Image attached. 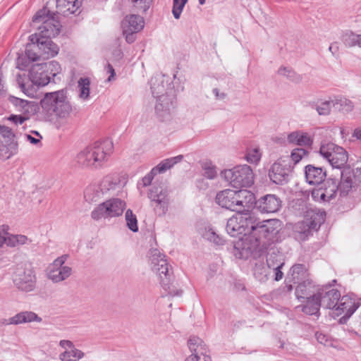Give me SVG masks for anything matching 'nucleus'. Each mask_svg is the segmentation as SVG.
<instances>
[{
    "label": "nucleus",
    "mask_w": 361,
    "mask_h": 361,
    "mask_svg": "<svg viewBox=\"0 0 361 361\" xmlns=\"http://www.w3.org/2000/svg\"><path fill=\"white\" fill-rule=\"evenodd\" d=\"M280 221H260L253 213H238L227 221L226 230L232 237H239L238 246L246 253L262 252L277 240Z\"/></svg>",
    "instance_id": "nucleus-1"
},
{
    "label": "nucleus",
    "mask_w": 361,
    "mask_h": 361,
    "mask_svg": "<svg viewBox=\"0 0 361 361\" xmlns=\"http://www.w3.org/2000/svg\"><path fill=\"white\" fill-rule=\"evenodd\" d=\"M49 11L44 8L38 11L32 18L33 23H42L39 26V32L29 37L30 42L37 44L42 59H47L55 56L59 52V47L54 44L51 38L58 35L60 32V23L48 16Z\"/></svg>",
    "instance_id": "nucleus-2"
},
{
    "label": "nucleus",
    "mask_w": 361,
    "mask_h": 361,
    "mask_svg": "<svg viewBox=\"0 0 361 361\" xmlns=\"http://www.w3.org/2000/svg\"><path fill=\"white\" fill-rule=\"evenodd\" d=\"M42 112L48 116L56 118L57 126L68 123L73 111V106L66 89L47 92L40 100Z\"/></svg>",
    "instance_id": "nucleus-3"
},
{
    "label": "nucleus",
    "mask_w": 361,
    "mask_h": 361,
    "mask_svg": "<svg viewBox=\"0 0 361 361\" xmlns=\"http://www.w3.org/2000/svg\"><path fill=\"white\" fill-rule=\"evenodd\" d=\"M113 142L109 140L96 142L80 151L73 160V166L81 168H97L107 160L113 152Z\"/></svg>",
    "instance_id": "nucleus-4"
},
{
    "label": "nucleus",
    "mask_w": 361,
    "mask_h": 361,
    "mask_svg": "<svg viewBox=\"0 0 361 361\" xmlns=\"http://www.w3.org/2000/svg\"><path fill=\"white\" fill-rule=\"evenodd\" d=\"M12 281L14 286L21 292L30 293L37 287L36 273L29 263H20L15 267Z\"/></svg>",
    "instance_id": "nucleus-5"
},
{
    "label": "nucleus",
    "mask_w": 361,
    "mask_h": 361,
    "mask_svg": "<svg viewBox=\"0 0 361 361\" xmlns=\"http://www.w3.org/2000/svg\"><path fill=\"white\" fill-rule=\"evenodd\" d=\"M151 90L154 97H157L154 110L157 118L161 121H169L175 108V97L168 94H161L164 90L163 84L156 86L154 80H151Z\"/></svg>",
    "instance_id": "nucleus-6"
},
{
    "label": "nucleus",
    "mask_w": 361,
    "mask_h": 361,
    "mask_svg": "<svg viewBox=\"0 0 361 361\" xmlns=\"http://www.w3.org/2000/svg\"><path fill=\"white\" fill-rule=\"evenodd\" d=\"M150 261L152 270L158 276L161 286L165 290H170L172 271L169 269L170 265L167 262L166 256L161 253L159 250L154 249L151 250ZM181 293L182 290L174 294L169 290V294L172 295H180Z\"/></svg>",
    "instance_id": "nucleus-7"
},
{
    "label": "nucleus",
    "mask_w": 361,
    "mask_h": 361,
    "mask_svg": "<svg viewBox=\"0 0 361 361\" xmlns=\"http://www.w3.org/2000/svg\"><path fill=\"white\" fill-rule=\"evenodd\" d=\"M222 174L226 181L235 188L250 187L254 182L252 170L247 165H241L231 169H226Z\"/></svg>",
    "instance_id": "nucleus-8"
},
{
    "label": "nucleus",
    "mask_w": 361,
    "mask_h": 361,
    "mask_svg": "<svg viewBox=\"0 0 361 361\" xmlns=\"http://www.w3.org/2000/svg\"><path fill=\"white\" fill-rule=\"evenodd\" d=\"M125 201L119 198H111L98 204L91 212V217L95 221L111 219L122 215L126 209Z\"/></svg>",
    "instance_id": "nucleus-9"
},
{
    "label": "nucleus",
    "mask_w": 361,
    "mask_h": 361,
    "mask_svg": "<svg viewBox=\"0 0 361 361\" xmlns=\"http://www.w3.org/2000/svg\"><path fill=\"white\" fill-rule=\"evenodd\" d=\"M326 212L320 210H312L310 219L298 222L295 226V238L300 240H305L312 234V230H317L324 222Z\"/></svg>",
    "instance_id": "nucleus-10"
},
{
    "label": "nucleus",
    "mask_w": 361,
    "mask_h": 361,
    "mask_svg": "<svg viewBox=\"0 0 361 361\" xmlns=\"http://www.w3.org/2000/svg\"><path fill=\"white\" fill-rule=\"evenodd\" d=\"M319 154L334 167L340 169L348 161L347 152L332 142L322 143Z\"/></svg>",
    "instance_id": "nucleus-11"
},
{
    "label": "nucleus",
    "mask_w": 361,
    "mask_h": 361,
    "mask_svg": "<svg viewBox=\"0 0 361 361\" xmlns=\"http://www.w3.org/2000/svg\"><path fill=\"white\" fill-rule=\"evenodd\" d=\"M12 129L0 125V159L7 160L18 152V144L15 140Z\"/></svg>",
    "instance_id": "nucleus-12"
},
{
    "label": "nucleus",
    "mask_w": 361,
    "mask_h": 361,
    "mask_svg": "<svg viewBox=\"0 0 361 361\" xmlns=\"http://www.w3.org/2000/svg\"><path fill=\"white\" fill-rule=\"evenodd\" d=\"M67 258L66 255L59 257L49 266L47 276L54 283L65 281L72 274V268L65 265Z\"/></svg>",
    "instance_id": "nucleus-13"
},
{
    "label": "nucleus",
    "mask_w": 361,
    "mask_h": 361,
    "mask_svg": "<svg viewBox=\"0 0 361 361\" xmlns=\"http://www.w3.org/2000/svg\"><path fill=\"white\" fill-rule=\"evenodd\" d=\"M290 165L288 163V157H281L274 162L269 171L270 180L278 185H283L288 182Z\"/></svg>",
    "instance_id": "nucleus-14"
},
{
    "label": "nucleus",
    "mask_w": 361,
    "mask_h": 361,
    "mask_svg": "<svg viewBox=\"0 0 361 361\" xmlns=\"http://www.w3.org/2000/svg\"><path fill=\"white\" fill-rule=\"evenodd\" d=\"M144 25V19L140 16L135 14L127 16L121 23L123 35L126 37V42L133 43L135 40V34L142 30Z\"/></svg>",
    "instance_id": "nucleus-15"
},
{
    "label": "nucleus",
    "mask_w": 361,
    "mask_h": 361,
    "mask_svg": "<svg viewBox=\"0 0 361 361\" xmlns=\"http://www.w3.org/2000/svg\"><path fill=\"white\" fill-rule=\"evenodd\" d=\"M168 195L167 190L160 185H153L148 192V197L159 216L164 215L168 211L169 204Z\"/></svg>",
    "instance_id": "nucleus-16"
},
{
    "label": "nucleus",
    "mask_w": 361,
    "mask_h": 361,
    "mask_svg": "<svg viewBox=\"0 0 361 361\" xmlns=\"http://www.w3.org/2000/svg\"><path fill=\"white\" fill-rule=\"evenodd\" d=\"M316 293L319 295L322 307L326 309H336L341 297V293L337 289L332 288L330 285H326L318 288Z\"/></svg>",
    "instance_id": "nucleus-17"
},
{
    "label": "nucleus",
    "mask_w": 361,
    "mask_h": 361,
    "mask_svg": "<svg viewBox=\"0 0 361 361\" xmlns=\"http://www.w3.org/2000/svg\"><path fill=\"white\" fill-rule=\"evenodd\" d=\"M188 345L191 352L185 361H210L211 358L207 355V350L202 341L196 336H192L188 341Z\"/></svg>",
    "instance_id": "nucleus-18"
},
{
    "label": "nucleus",
    "mask_w": 361,
    "mask_h": 361,
    "mask_svg": "<svg viewBox=\"0 0 361 361\" xmlns=\"http://www.w3.org/2000/svg\"><path fill=\"white\" fill-rule=\"evenodd\" d=\"M360 305V299L355 295H345L340 297L335 310L337 314H343L349 318Z\"/></svg>",
    "instance_id": "nucleus-19"
},
{
    "label": "nucleus",
    "mask_w": 361,
    "mask_h": 361,
    "mask_svg": "<svg viewBox=\"0 0 361 361\" xmlns=\"http://www.w3.org/2000/svg\"><path fill=\"white\" fill-rule=\"evenodd\" d=\"M284 264V258L282 254L279 252L276 253L274 251L268 253L266 264L268 269L272 273V276H274V280L276 281L282 279L283 276L281 269Z\"/></svg>",
    "instance_id": "nucleus-20"
},
{
    "label": "nucleus",
    "mask_w": 361,
    "mask_h": 361,
    "mask_svg": "<svg viewBox=\"0 0 361 361\" xmlns=\"http://www.w3.org/2000/svg\"><path fill=\"white\" fill-rule=\"evenodd\" d=\"M255 205L262 213H274L280 209L281 201L275 195H267L256 201Z\"/></svg>",
    "instance_id": "nucleus-21"
},
{
    "label": "nucleus",
    "mask_w": 361,
    "mask_h": 361,
    "mask_svg": "<svg viewBox=\"0 0 361 361\" xmlns=\"http://www.w3.org/2000/svg\"><path fill=\"white\" fill-rule=\"evenodd\" d=\"M254 193L247 190H235V203L238 207L237 212L245 213L248 212L253 204H255Z\"/></svg>",
    "instance_id": "nucleus-22"
},
{
    "label": "nucleus",
    "mask_w": 361,
    "mask_h": 361,
    "mask_svg": "<svg viewBox=\"0 0 361 361\" xmlns=\"http://www.w3.org/2000/svg\"><path fill=\"white\" fill-rule=\"evenodd\" d=\"M288 143L302 147H310L314 141V135L303 130H295L287 136Z\"/></svg>",
    "instance_id": "nucleus-23"
},
{
    "label": "nucleus",
    "mask_w": 361,
    "mask_h": 361,
    "mask_svg": "<svg viewBox=\"0 0 361 361\" xmlns=\"http://www.w3.org/2000/svg\"><path fill=\"white\" fill-rule=\"evenodd\" d=\"M216 202L221 207L237 212L235 190L226 189L220 191L216 196Z\"/></svg>",
    "instance_id": "nucleus-24"
},
{
    "label": "nucleus",
    "mask_w": 361,
    "mask_h": 361,
    "mask_svg": "<svg viewBox=\"0 0 361 361\" xmlns=\"http://www.w3.org/2000/svg\"><path fill=\"white\" fill-rule=\"evenodd\" d=\"M304 305L297 306L296 308L301 309V311L309 315H319V310L322 307L319 295L314 293L312 296L305 298Z\"/></svg>",
    "instance_id": "nucleus-25"
},
{
    "label": "nucleus",
    "mask_w": 361,
    "mask_h": 361,
    "mask_svg": "<svg viewBox=\"0 0 361 361\" xmlns=\"http://www.w3.org/2000/svg\"><path fill=\"white\" fill-rule=\"evenodd\" d=\"M305 178L309 184L315 185L321 183L326 178V171L321 167L307 165L305 169Z\"/></svg>",
    "instance_id": "nucleus-26"
},
{
    "label": "nucleus",
    "mask_w": 361,
    "mask_h": 361,
    "mask_svg": "<svg viewBox=\"0 0 361 361\" xmlns=\"http://www.w3.org/2000/svg\"><path fill=\"white\" fill-rule=\"evenodd\" d=\"M295 288V296L298 299H305L316 293L315 286L312 281L307 279L298 283Z\"/></svg>",
    "instance_id": "nucleus-27"
},
{
    "label": "nucleus",
    "mask_w": 361,
    "mask_h": 361,
    "mask_svg": "<svg viewBox=\"0 0 361 361\" xmlns=\"http://www.w3.org/2000/svg\"><path fill=\"white\" fill-rule=\"evenodd\" d=\"M32 322H41L42 318L33 312L25 311L16 314L9 319V324L15 325Z\"/></svg>",
    "instance_id": "nucleus-28"
},
{
    "label": "nucleus",
    "mask_w": 361,
    "mask_h": 361,
    "mask_svg": "<svg viewBox=\"0 0 361 361\" xmlns=\"http://www.w3.org/2000/svg\"><path fill=\"white\" fill-rule=\"evenodd\" d=\"M82 5V0H56L58 12L66 15L74 13Z\"/></svg>",
    "instance_id": "nucleus-29"
},
{
    "label": "nucleus",
    "mask_w": 361,
    "mask_h": 361,
    "mask_svg": "<svg viewBox=\"0 0 361 361\" xmlns=\"http://www.w3.org/2000/svg\"><path fill=\"white\" fill-rule=\"evenodd\" d=\"M353 174L350 170H344L341 172V182L338 187L340 195L345 196L352 188Z\"/></svg>",
    "instance_id": "nucleus-30"
},
{
    "label": "nucleus",
    "mask_w": 361,
    "mask_h": 361,
    "mask_svg": "<svg viewBox=\"0 0 361 361\" xmlns=\"http://www.w3.org/2000/svg\"><path fill=\"white\" fill-rule=\"evenodd\" d=\"M327 186L324 190H318L317 195L324 202H329L333 200L336 195L338 187L335 181H327Z\"/></svg>",
    "instance_id": "nucleus-31"
},
{
    "label": "nucleus",
    "mask_w": 361,
    "mask_h": 361,
    "mask_svg": "<svg viewBox=\"0 0 361 361\" xmlns=\"http://www.w3.org/2000/svg\"><path fill=\"white\" fill-rule=\"evenodd\" d=\"M103 195H111L120 188L119 183L111 176H106L98 186Z\"/></svg>",
    "instance_id": "nucleus-32"
},
{
    "label": "nucleus",
    "mask_w": 361,
    "mask_h": 361,
    "mask_svg": "<svg viewBox=\"0 0 361 361\" xmlns=\"http://www.w3.org/2000/svg\"><path fill=\"white\" fill-rule=\"evenodd\" d=\"M253 274L255 277L259 281H265L269 277L274 278L272 273L268 267L267 264H265L262 262H259L255 264V266L253 269Z\"/></svg>",
    "instance_id": "nucleus-33"
},
{
    "label": "nucleus",
    "mask_w": 361,
    "mask_h": 361,
    "mask_svg": "<svg viewBox=\"0 0 361 361\" xmlns=\"http://www.w3.org/2000/svg\"><path fill=\"white\" fill-rule=\"evenodd\" d=\"M290 271L294 283H299L308 279V273L304 264H295L291 267Z\"/></svg>",
    "instance_id": "nucleus-34"
},
{
    "label": "nucleus",
    "mask_w": 361,
    "mask_h": 361,
    "mask_svg": "<svg viewBox=\"0 0 361 361\" xmlns=\"http://www.w3.org/2000/svg\"><path fill=\"white\" fill-rule=\"evenodd\" d=\"M17 82L19 85V87L25 93V94L31 98L35 97L38 86L33 85V83L30 82V78H29L27 82H25L22 77L20 75H18Z\"/></svg>",
    "instance_id": "nucleus-35"
},
{
    "label": "nucleus",
    "mask_w": 361,
    "mask_h": 361,
    "mask_svg": "<svg viewBox=\"0 0 361 361\" xmlns=\"http://www.w3.org/2000/svg\"><path fill=\"white\" fill-rule=\"evenodd\" d=\"M183 159V155H178L176 157L166 159L161 161L154 169H157L158 173H164L166 170L170 169L175 164L180 162Z\"/></svg>",
    "instance_id": "nucleus-36"
},
{
    "label": "nucleus",
    "mask_w": 361,
    "mask_h": 361,
    "mask_svg": "<svg viewBox=\"0 0 361 361\" xmlns=\"http://www.w3.org/2000/svg\"><path fill=\"white\" fill-rule=\"evenodd\" d=\"M32 242L26 235H6V245L14 247L19 245H23Z\"/></svg>",
    "instance_id": "nucleus-37"
},
{
    "label": "nucleus",
    "mask_w": 361,
    "mask_h": 361,
    "mask_svg": "<svg viewBox=\"0 0 361 361\" xmlns=\"http://www.w3.org/2000/svg\"><path fill=\"white\" fill-rule=\"evenodd\" d=\"M30 82L33 83V85L39 86H45L47 85L50 80L51 78L45 71H42L39 73H35L34 70H32L30 73Z\"/></svg>",
    "instance_id": "nucleus-38"
},
{
    "label": "nucleus",
    "mask_w": 361,
    "mask_h": 361,
    "mask_svg": "<svg viewBox=\"0 0 361 361\" xmlns=\"http://www.w3.org/2000/svg\"><path fill=\"white\" fill-rule=\"evenodd\" d=\"M342 41L347 47L357 46L361 48V35L348 31L343 35Z\"/></svg>",
    "instance_id": "nucleus-39"
},
{
    "label": "nucleus",
    "mask_w": 361,
    "mask_h": 361,
    "mask_svg": "<svg viewBox=\"0 0 361 361\" xmlns=\"http://www.w3.org/2000/svg\"><path fill=\"white\" fill-rule=\"evenodd\" d=\"M79 97L82 100H87L90 97V80L89 78H80L78 82Z\"/></svg>",
    "instance_id": "nucleus-40"
},
{
    "label": "nucleus",
    "mask_w": 361,
    "mask_h": 361,
    "mask_svg": "<svg viewBox=\"0 0 361 361\" xmlns=\"http://www.w3.org/2000/svg\"><path fill=\"white\" fill-rule=\"evenodd\" d=\"M278 74L295 83H298L302 80L301 75L296 73L291 68L289 67L281 66L278 70Z\"/></svg>",
    "instance_id": "nucleus-41"
},
{
    "label": "nucleus",
    "mask_w": 361,
    "mask_h": 361,
    "mask_svg": "<svg viewBox=\"0 0 361 361\" xmlns=\"http://www.w3.org/2000/svg\"><path fill=\"white\" fill-rule=\"evenodd\" d=\"M104 195L98 186L90 185L84 192V196L87 202H97Z\"/></svg>",
    "instance_id": "nucleus-42"
},
{
    "label": "nucleus",
    "mask_w": 361,
    "mask_h": 361,
    "mask_svg": "<svg viewBox=\"0 0 361 361\" xmlns=\"http://www.w3.org/2000/svg\"><path fill=\"white\" fill-rule=\"evenodd\" d=\"M37 44L35 42L28 43L25 48V56L30 61H37L42 58L37 49Z\"/></svg>",
    "instance_id": "nucleus-43"
},
{
    "label": "nucleus",
    "mask_w": 361,
    "mask_h": 361,
    "mask_svg": "<svg viewBox=\"0 0 361 361\" xmlns=\"http://www.w3.org/2000/svg\"><path fill=\"white\" fill-rule=\"evenodd\" d=\"M85 356L80 350H73L70 352H63L59 355L61 361H78Z\"/></svg>",
    "instance_id": "nucleus-44"
},
{
    "label": "nucleus",
    "mask_w": 361,
    "mask_h": 361,
    "mask_svg": "<svg viewBox=\"0 0 361 361\" xmlns=\"http://www.w3.org/2000/svg\"><path fill=\"white\" fill-rule=\"evenodd\" d=\"M125 219L128 228L133 232H137L138 231L137 219L131 209H129L126 212Z\"/></svg>",
    "instance_id": "nucleus-45"
},
{
    "label": "nucleus",
    "mask_w": 361,
    "mask_h": 361,
    "mask_svg": "<svg viewBox=\"0 0 361 361\" xmlns=\"http://www.w3.org/2000/svg\"><path fill=\"white\" fill-rule=\"evenodd\" d=\"M40 66V69L48 72L52 77H55L61 71V66L56 61H51L44 64H41Z\"/></svg>",
    "instance_id": "nucleus-46"
},
{
    "label": "nucleus",
    "mask_w": 361,
    "mask_h": 361,
    "mask_svg": "<svg viewBox=\"0 0 361 361\" xmlns=\"http://www.w3.org/2000/svg\"><path fill=\"white\" fill-rule=\"evenodd\" d=\"M202 175L208 179H214L217 175L216 167L210 161H203L202 163Z\"/></svg>",
    "instance_id": "nucleus-47"
},
{
    "label": "nucleus",
    "mask_w": 361,
    "mask_h": 361,
    "mask_svg": "<svg viewBox=\"0 0 361 361\" xmlns=\"http://www.w3.org/2000/svg\"><path fill=\"white\" fill-rule=\"evenodd\" d=\"M334 106L343 112H350L354 107L353 102L350 99L344 97L337 99L334 104Z\"/></svg>",
    "instance_id": "nucleus-48"
},
{
    "label": "nucleus",
    "mask_w": 361,
    "mask_h": 361,
    "mask_svg": "<svg viewBox=\"0 0 361 361\" xmlns=\"http://www.w3.org/2000/svg\"><path fill=\"white\" fill-rule=\"evenodd\" d=\"M262 157V153L259 147L248 149L246 153L245 159L251 164H257Z\"/></svg>",
    "instance_id": "nucleus-49"
},
{
    "label": "nucleus",
    "mask_w": 361,
    "mask_h": 361,
    "mask_svg": "<svg viewBox=\"0 0 361 361\" xmlns=\"http://www.w3.org/2000/svg\"><path fill=\"white\" fill-rule=\"evenodd\" d=\"M308 152L304 148H295L292 150L288 161L290 159L293 164L299 163L305 156H307Z\"/></svg>",
    "instance_id": "nucleus-50"
},
{
    "label": "nucleus",
    "mask_w": 361,
    "mask_h": 361,
    "mask_svg": "<svg viewBox=\"0 0 361 361\" xmlns=\"http://www.w3.org/2000/svg\"><path fill=\"white\" fill-rule=\"evenodd\" d=\"M203 237L207 240L213 242L216 245H222L224 242V239L220 237L212 228L206 229L203 233Z\"/></svg>",
    "instance_id": "nucleus-51"
},
{
    "label": "nucleus",
    "mask_w": 361,
    "mask_h": 361,
    "mask_svg": "<svg viewBox=\"0 0 361 361\" xmlns=\"http://www.w3.org/2000/svg\"><path fill=\"white\" fill-rule=\"evenodd\" d=\"M188 0H173L172 13L176 19H179Z\"/></svg>",
    "instance_id": "nucleus-52"
},
{
    "label": "nucleus",
    "mask_w": 361,
    "mask_h": 361,
    "mask_svg": "<svg viewBox=\"0 0 361 361\" xmlns=\"http://www.w3.org/2000/svg\"><path fill=\"white\" fill-rule=\"evenodd\" d=\"M332 105H334L332 101H325L317 105L316 110L319 115H328L331 111Z\"/></svg>",
    "instance_id": "nucleus-53"
},
{
    "label": "nucleus",
    "mask_w": 361,
    "mask_h": 361,
    "mask_svg": "<svg viewBox=\"0 0 361 361\" xmlns=\"http://www.w3.org/2000/svg\"><path fill=\"white\" fill-rule=\"evenodd\" d=\"M158 172L157 171V169H154V167L149 173H148L145 177L142 178L141 182L138 183V187H140L141 185L143 187H147L151 185L154 176Z\"/></svg>",
    "instance_id": "nucleus-54"
},
{
    "label": "nucleus",
    "mask_w": 361,
    "mask_h": 361,
    "mask_svg": "<svg viewBox=\"0 0 361 361\" xmlns=\"http://www.w3.org/2000/svg\"><path fill=\"white\" fill-rule=\"evenodd\" d=\"M138 10L145 12L149 8L151 0H130Z\"/></svg>",
    "instance_id": "nucleus-55"
},
{
    "label": "nucleus",
    "mask_w": 361,
    "mask_h": 361,
    "mask_svg": "<svg viewBox=\"0 0 361 361\" xmlns=\"http://www.w3.org/2000/svg\"><path fill=\"white\" fill-rule=\"evenodd\" d=\"M316 338L319 343L321 344H323L326 346H331L332 345V340L330 338V337L321 332H317L315 334Z\"/></svg>",
    "instance_id": "nucleus-56"
},
{
    "label": "nucleus",
    "mask_w": 361,
    "mask_h": 361,
    "mask_svg": "<svg viewBox=\"0 0 361 361\" xmlns=\"http://www.w3.org/2000/svg\"><path fill=\"white\" fill-rule=\"evenodd\" d=\"M11 102H13L16 106H21L25 111H28V106L30 102L27 100L19 99L15 97H11Z\"/></svg>",
    "instance_id": "nucleus-57"
},
{
    "label": "nucleus",
    "mask_w": 361,
    "mask_h": 361,
    "mask_svg": "<svg viewBox=\"0 0 361 361\" xmlns=\"http://www.w3.org/2000/svg\"><path fill=\"white\" fill-rule=\"evenodd\" d=\"M8 228L7 225L0 226V248L4 243L6 244V235H8Z\"/></svg>",
    "instance_id": "nucleus-58"
},
{
    "label": "nucleus",
    "mask_w": 361,
    "mask_h": 361,
    "mask_svg": "<svg viewBox=\"0 0 361 361\" xmlns=\"http://www.w3.org/2000/svg\"><path fill=\"white\" fill-rule=\"evenodd\" d=\"M59 345L65 349L64 352H70L73 350H78L73 343L69 340H61L59 342Z\"/></svg>",
    "instance_id": "nucleus-59"
},
{
    "label": "nucleus",
    "mask_w": 361,
    "mask_h": 361,
    "mask_svg": "<svg viewBox=\"0 0 361 361\" xmlns=\"http://www.w3.org/2000/svg\"><path fill=\"white\" fill-rule=\"evenodd\" d=\"M35 133L38 137H34L30 135H25L27 141H29L30 143L34 145H37L40 143V140L42 139V136L37 131H34Z\"/></svg>",
    "instance_id": "nucleus-60"
},
{
    "label": "nucleus",
    "mask_w": 361,
    "mask_h": 361,
    "mask_svg": "<svg viewBox=\"0 0 361 361\" xmlns=\"http://www.w3.org/2000/svg\"><path fill=\"white\" fill-rule=\"evenodd\" d=\"M27 118L24 116H22L20 115H11L9 118H8V120L12 121L13 123H16V124H22L24 123V121L26 120Z\"/></svg>",
    "instance_id": "nucleus-61"
},
{
    "label": "nucleus",
    "mask_w": 361,
    "mask_h": 361,
    "mask_svg": "<svg viewBox=\"0 0 361 361\" xmlns=\"http://www.w3.org/2000/svg\"><path fill=\"white\" fill-rule=\"evenodd\" d=\"M106 71L107 73L109 74V76L107 78V81L111 82V80H114L116 73L114 68L111 64H107V66H106Z\"/></svg>",
    "instance_id": "nucleus-62"
},
{
    "label": "nucleus",
    "mask_w": 361,
    "mask_h": 361,
    "mask_svg": "<svg viewBox=\"0 0 361 361\" xmlns=\"http://www.w3.org/2000/svg\"><path fill=\"white\" fill-rule=\"evenodd\" d=\"M213 93L215 94L217 99H224L226 97L225 93H220L219 90L217 88H214L213 90Z\"/></svg>",
    "instance_id": "nucleus-63"
},
{
    "label": "nucleus",
    "mask_w": 361,
    "mask_h": 361,
    "mask_svg": "<svg viewBox=\"0 0 361 361\" xmlns=\"http://www.w3.org/2000/svg\"><path fill=\"white\" fill-rule=\"evenodd\" d=\"M353 136L358 140H361V128L355 129L353 132Z\"/></svg>",
    "instance_id": "nucleus-64"
}]
</instances>
